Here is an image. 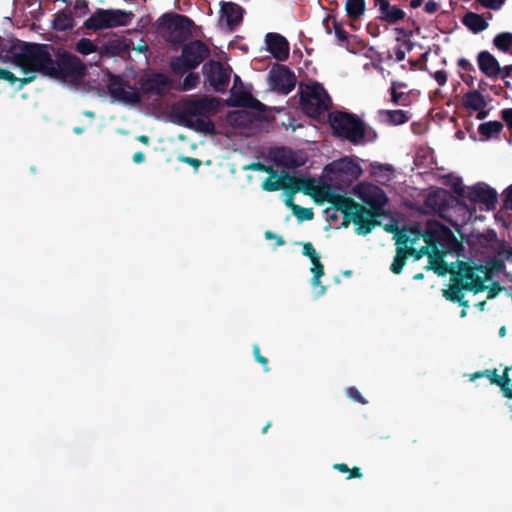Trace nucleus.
I'll use <instances>...</instances> for the list:
<instances>
[{"label": "nucleus", "instance_id": "f257e3e1", "mask_svg": "<svg viewBox=\"0 0 512 512\" xmlns=\"http://www.w3.org/2000/svg\"><path fill=\"white\" fill-rule=\"evenodd\" d=\"M52 45L17 41L10 46L12 61L25 73L39 72L48 76L52 64Z\"/></svg>", "mask_w": 512, "mask_h": 512}, {"label": "nucleus", "instance_id": "f03ea898", "mask_svg": "<svg viewBox=\"0 0 512 512\" xmlns=\"http://www.w3.org/2000/svg\"><path fill=\"white\" fill-rule=\"evenodd\" d=\"M457 264L458 273L456 274L462 277L464 289L475 294L487 290L485 282L505 269L504 259L496 257L488 259L484 265L475 263L472 265L464 261H457Z\"/></svg>", "mask_w": 512, "mask_h": 512}, {"label": "nucleus", "instance_id": "7ed1b4c3", "mask_svg": "<svg viewBox=\"0 0 512 512\" xmlns=\"http://www.w3.org/2000/svg\"><path fill=\"white\" fill-rule=\"evenodd\" d=\"M86 73L87 67L78 56L62 48L56 49L48 77L79 81L85 77Z\"/></svg>", "mask_w": 512, "mask_h": 512}, {"label": "nucleus", "instance_id": "20e7f679", "mask_svg": "<svg viewBox=\"0 0 512 512\" xmlns=\"http://www.w3.org/2000/svg\"><path fill=\"white\" fill-rule=\"evenodd\" d=\"M194 22L186 15L173 12L164 13L157 20L158 31L165 41L180 45L192 35Z\"/></svg>", "mask_w": 512, "mask_h": 512}, {"label": "nucleus", "instance_id": "39448f33", "mask_svg": "<svg viewBox=\"0 0 512 512\" xmlns=\"http://www.w3.org/2000/svg\"><path fill=\"white\" fill-rule=\"evenodd\" d=\"M210 55V48L201 40H192L182 46L179 56L170 61V69L175 76H182L196 69Z\"/></svg>", "mask_w": 512, "mask_h": 512}, {"label": "nucleus", "instance_id": "423d86ee", "mask_svg": "<svg viewBox=\"0 0 512 512\" xmlns=\"http://www.w3.org/2000/svg\"><path fill=\"white\" fill-rule=\"evenodd\" d=\"M328 122L334 135L359 144L365 137V126L361 119L345 111H333L328 115Z\"/></svg>", "mask_w": 512, "mask_h": 512}, {"label": "nucleus", "instance_id": "0eeeda50", "mask_svg": "<svg viewBox=\"0 0 512 512\" xmlns=\"http://www.w3.org/2000/svg\"><path fill=\"white\" fill-rule=\"evenodd\" d=\"M299 103L303 112L311 118H319L322 114L329 110L332 100L319 83L306 86L305 90H301Z\"/></svg>", "mask_w": 512, "mask_h": 512}, {"label": "nucleus", "instance_id": "6e6552de", "mask_svg": "<svg viewBox=\"0 0 512 512\" xmlns=\"http://www.w3.org/2000/svg\"><path fill=\"white\" fill-rule=\"evenodd\" d=\"M133 14L124 10L102 9L98 8L85 22L84 28L94 32L127 26Z\"/></svg>", "mask_w": 512, "mask_h": 512}, {"label": "nucleus", "instance_id": "1a4fd4ad", "mask_svg": "<svg viewBox=\"0 0 512 512\" xmlns=\"http://www.w3.org/2000/svg\"><path fill=\"white\" fill-rule=\"evenodd\" d=\"M498 202L497 191L484 182H478L469 187L465 202L461 206L468 212L469 219L476 211V204H483L487 210H494Z\"/></svg>", "mask_w": 512, "mask_h": 512}, {"label": "nucleus", "instance_id": "9d476101", "mask_svg": "<svg viewBox=\"0 0 512 512\" xmlns=\"http://www.w3.org/2000/svg\"><path fill=\"white\" fill-rule=\"evenodd\" d=\"M230 66H225L220 61L209 60L202 66V73L206 82L216 93H225L230 83Z\"/></svg>", "mask_w": 512, "mask_h": 512}, {"label": "nucleus", "instance_id": "9b49d317", "mask_svg": "<svg viewBox=\"0 0 512 512\" xmlns=\"http://www.w3.org/2000/svg\"><path fill=\"white\" fill-rule=\"evenodd\" d=\"M107 89L110 96L119 102L138 104L142 97L137 88L131 86L119 75L108 73Z\"/></svg>", "mask_w": 512, "mask_h": 512}, {"label": "nucleus", "instance_id": "f8f14e48", "mask_svg": "<svg viewBox=\"0 0 512 512\" xmlns=\"http://www.w3.org/2000/svg\"><path fill=\"white\" fill-rule=\"evenodd\" d=\"M424 241L431 246L433 253L439 252V246L443 253H448V226L438 221H427L423 230Z\"/></svg>", "mask_w": 512, "mask_h": 512}, {"label": "nucleus", "instance_id": "ddd939ff", "mask_svg": "<svg viewBox=\"0 0 512 512\" xmlns=\"http://www.w3.org/2000/svg\"><path fill=\"white\" fill-rule=\"evenodd\" d=\"M321 196L324 200L329 202L336 211L343 214L344 227L349 225V217L356 208H361V204L357 203L353 198L341 195L332 191L329 187L321 191Z\"/></svg>", "mask_w": 512, "mask_h": 512}, {"label": "nucleus", "instance_id": "4468645a", "mask_svg": "<svg viewBox=\"0 0 512 512\" xmlns=\"http://www.w3.org/2000/svg\"><path fill=\"white\" fill-rule=\"evenodd\" d=\"M270 86L281 93H290L296 85L295 74L285 65L275 64L269 72Z\"/></svg>", "mask_w": 512, "mask_h": 512}, {"label": "nucleus", "instance_id": "2eb2a0df", "mask_svg": "<svg viewBox=\"0 0 512 512\" xmlns=\"http://www.w3.org/2000/svg\"><path fill=\"white\" fill-rule=\"evenodd\" d=\"M218 101L216 98L202 97L191 99L184 102L181 118L184 121H190L196 116H204L217 108Z\"/></svg>", "mask_w": 512, "mask_h": 512}, {"label": "nucleus", "instance_id": "dca6fc26", "mask_svg": "<svg viewBox=\"0 0 512 512\" xmlns=\"http://www.w3.org/2000/svg\"><path fill=\"white\" fill-rule=\"evenodd\" d=\"M170 84L171 80L163 73H153L139 80L140 89L144 95L164 96Z\"/></svg>", "mask_w": 512, "mask_h": 512}, {"label": "nucleus", "instance_id": "f3484780", "mask_svg": "<svg viewBox=\"0 0 512 512\" xmlns=\"http://www.w3.org/2000/svg\"><path fill=\"white\" fill-rule=\"evenodd\" d=\"M379 216L368 211L367 208L361 205V208H356L349 217V222L352 221L356 226V233L359 235L369 234L376 225L379 224L377 218Z\"/></svg>", "mask_w": 512, "mask_h": 512}, {"label": "nucleus", "instance_id": "a211bd4d", "mask_svg": "<svg viewBox=\"0 0 512 512\" xmlns=\"http://www.w3.org/2000/svg\"><path fill=\"white\" fill-rule=\"evenodd\" d=\"M361 199L368 206V211L378 216L384 215V208L388 203V197L383 189L373 186L361 195Z\"/></svg>", "mask_w": 512, "mask_h": 512}, {"label": "nucleus", "instance_id": "6ab92c4d", "mask_svg": "<svg viewBox=\"0 0 512 512\" xmlns=\"http://www.w3.org/2000/svg\"><path fill=\"white\" fill-rule=\"evenodd\" d=\"M267 50L278 61H286L289 57V42L278 33L269 32L265 35Z\"/></svg>", "mask_w": 512, "mask_h": 512}, {"label": "nucleus", "instance_id": "aec40b11", "mask_svg": "<svg viewBox=\"0 0 512 512\" xmlns=\"http://www.w3.org/2000/svg\"><path fill=\"white\" fill-rule=\"evenodd\" d=\"M378 9V18L390 25L397 24L405 18V12L398 6L392 5L389 0H373Z\"/></svg>", "mask_w": 512, "mask_h": 512}, {"label": "nucleus", "instance_id": "412c9836", "mask_svg": "<svg viewBox=\"0 0 512 512\" xmlns=\"http://www.w3.org/2000/svg\"><path fill=\"white\" fill-rule=\"evenodd\" d=\"M430 99L433 106L429 110V115L433 122L442 125L448 117V113L445 109V105H448V100L445 99L440 89H436L430 96Z\"/></svg>", "mask_w": 512, "mask_h": 512}, {"label": "nucleus", "instance_id": "4be33fe9", "mask_svg": "<svg viewBox=\"0 0 512 512\" xmlns=\"http://www.w3.org/2000/svg\"><path fill=\"white\" fill-rule=\"evenodd\" d=\"M479 70L488 78H498L500 64L493 54L489 51H481L477 55Z\"/></svg>", "mask_w": 512, "mask_h": 512}, {"label": "nucleus", "instance_id": "5701e85b", "mask_svg": "<svg viewBox=\"0 0 512 512\" xmlns=\"http://www.w3.org/2000/svg\"><path fill=\"white\" fill-rule=\"evenodd\" d=\"M396 243L401 246L416 244L421 238L424 239V232L419 224L405 226L400 230H396L394 236Z\"/></svg>", "mask_w": 512, "mask_h": 512}, {"label": "nucleus", "instance_id": "b1692460", "mask_svg": "<svg viewBox=\"0 0 512 512\" xmlns=\"http://www.w3.org/2000/svg\"><path fill=\"white\" fill-rule=\"evenodd\" d=\"M244 9L233 2H225L221 6V17L226 21L229 30H234L243 20Z\"/></svg>", "mask_w": 512, "mask_h": 512}, {"label": "nucleus", "instance_id": "393cba45", "mask_svg": "<svg viewBox=\"0 0 512 512\" xmlns=\"http://www.w3.org/2000/svg\"><path fill=\"white\" fill-rule=\"evenodd\" d=\"M453 227L459 234L461 241H459L453 232L450 230V255L455 254L458 257H465L464 255V245L463 242L470 243L469 235L466 233V227L463 225H459L454 220L450 218V228Z\"/></svg>", "mask_w": 512, "mask_h": 512}, {"label": "nucleus", "instance_id": "a878e982", "mask_svg": "<svg viewBox=\"0 0 512 512\" xmlns=\"http://www.w3.org/2000/svg\"><path fill=\"white\" fill-rule=\"evenodd\" d=\"M458 269L456 270L454 267V263H450V281L452 284L450 285V301L457 302L464 307H468V301L464 300V294L462 290H465L463 287L462 277L457 275Z\"/></svg>", "mask_w": 512, "mask_h": 512}, {"label": "nucleus", "instance_id": "bb28decb", "mask_svg": "<svg viewBox=\"0 0 512 512\" xmlns=\"http://www.w3.org/2000/svg\"><path fill=\"white\" fill-rule=\"evenodd\" d=\"M285 179L290 184L289 191H292V194L302 191L305 195L313 196L317 190L316 182L312 178H296L285 173Z\"/></svg>", "mask_w": 512, "mask_h": 512}, {"label": "nucleus", "instance_id": "cd10ccee", "mask_svg": "<svg viewBox=\"0 0 512 512\" xmlns=\"http://www.w3.org/2000/svg\"><path fill=\"white\" fill-rule=\"evenodd\" d=\"M446 193L448 192L445 189L429 193L425 200V206L432 210L439 211L440 216L448 221V216L446 215L448 199L442 197V195Z\"/></svg>", "mask_w": 512, "mask_h": 512}, {"label": "nucleus", "instance_id": "c85d7f7f", "mask_svg": "<svg viewBox=\"0 0 512 512\" xmlns=\"http://www.w3.org/2000/svg\"><path fill=\"white\" fill-rule=\"evenodd\" d=\"M231 94L234 98L232 105L235 107H247L258 110L260 112L266 110V106L259 100L255 99L250 93L235 92L232 90Z\"/></svg>", "mask_w": 512, "mask_h": 512}, {"label": "nucleus", "instance_id": "c756f323", "mask_svg": "<svg viewBox=\"0 0 512 512\" xmlns=\"http://www.w3.org/2000/svg\"><path fill=\"white\" fill-rule=\"evenodd\" d=\"M470 186H465L462 179L450 173V204L456 201L458 205L465 202L466 194H468Z\"/></svg>", "mask_w": 512, "mask_h": 512}, {"label": "nucleus", "instance_id": "7c9ffc66", "mask_svg": "<svg viewBox=\"0 0 512 512\" xmlns=\"http://www.w3.org/2000/svg\"><path fill=\"white\" fill-rule=\"evenodd\" d=\"M462 23L473 33L477 34L488 27V22L485 20V18L477 14L475 12H467L463 18Z\"/></svg>", "mask_w": 512, "mask_h": 512}, {"label": "nucleus", "instance_id": "2f4dec72", "mask_svg": "<svg viewBox=\"0 0 512 512\" xmlns=\"http://www.w3.org/2000/svg\"><path fill=\"white\" fill-rule=\"evenodd\" d=\"M336 170L340 173L350 176L352 179H358L363 170L361 166L352 159L344 157L334 164Z\"/></svg>", "mask_w": 512, "mask_h": 512}, {"label": "nucleus", "instance_id": "473e14b6", "mask_svg": "<svg viewBox=\"0 0 512 512\" xmlns=\"http://www.w3.org/2000/svg\"><path fill=\"white\" fill-rule=\"evenodd\" d=\"M53 28L57 31L71 30L75 26V21L72 12L67 9H62L54 15L52 21Z\"/></svg>", "mask_w": 512, "mask_h": 512}, {"label": "nucleus", "instance_id": "72a5a7b5", "mask_svg": "<svg viewBox=\"0 0 512 512\" xmlns=\"http://www.w3.org/2000/svg\"><path fill=\"white\" fill-rule=\"evenodd\" d=\"M446 253L439 249V252L429 255V264L426 266L427 270H433L439 276L448 274V262L443 259Z\"/></svg>", "mask_w": 512, "mask_h": 512}, {"label": "nucleus", "instance_id": "f704fd0d", "mask_svg": "<svg viewBox=\"0 0 512 512\" xmlns=\"http://www.w3.org/2000/svg\"><path fill=\"white\" fill-rule=\"evenodd\" d=\"M463 104L471 110H481L487 106L484 96L479 90H473L466 93L463 97Z\"/></svg>", "mask_w": 512, "mask_h": 512}, {"label": "nucleus", "instance_id": "c9c22d12", "mask_svg": "<svg viewBox=\"0 0 512 512\" xmlns=\"http://www.w3.org/2000/svg\"><path fill=\"white\" fill-rule=\"evenodd\" d=\"M366 10L365 0H346L345 11L350 20L360 19Z\"/></svg>", "mask_w": 512, "mask_h": 512}, {"label": "nucleus", "instance_id": "e433bc0d", "mask_svg": "<svg viewBox=\"0 0 512 512\" xmlns=\"http://www.w3.org/2000/svg\"><path fill=\"white\" fill-rule=\"evenodd\" d=\"M310 261L312 263L311 272L313 273L311 284L313 287H320L318 295H323L326 291V287L320 286V278L324 275V265L320 260V255Z\"/></svg>", "mask_w": 512, "mask_h": 512}, {"label": "nucleus", "instance_id": "4c0bfd02", "mask_svg": "<svg viewBox=\"0 0 512 512\" xmlns=\"http://www.w3.org/2000/svg\"><path fill=\"white\" fill-rule=\"evenodd\" d=\"M285 173L286 172H284L283 175L278 179H274L276 176L270 174V177L266 178L262 183L263 190L272 192L283 189L289 191L290 184L288 180L285 179Z\"/></svg>", "mask_w": 512, "mask_h": 512}, {"label": "nucleus", "instance_id": "58836bf2", "mask_svg": "<svg viewBox=\"0 0 512 512\" xmlns=\"http://www.w3.org/2000/svg\"><path fill=\"white\" fill-rule=\"evenodd\" d=\"M407 259L408 256L404 250V246H401L398 243H396V254L390 265V271L395 275H399L403 271Z\"/></svg>", "mask_w": 512, "mask_h": 512}, {"label": "nucleus", "instance_id": "ea45409f", "mask_svg": "<svg viewBox=\"0 0 512 512\" xmlns=\"http://www.w3.org/2000/svg\"><path fill=\"white\" fill-rule=\"evenodd\" d=\"M275 159L278 165H281L287 169H294L301 165V163H299L294 157L292 151L286 150L284 148L277 152Z\"/></svg>", "mask_w": 512, "mask_h": 512}, {"label": "nucleus", "instance_id": "a19ab883", "mask_svg": "<svg viewBox=\"0 0 512 512\" xmlns=\"http://www.w3.org/2000/svg\"><path fill=\"white\" fill-rule=\"evenodd\" d=\"M381 114L386 116V121L391 125H402L410 119L409 113L404 110H383Z\"/></svg>", "mask_w": 512, "mask_h": 512}, {"label": "nucleus", "instance_id": "79ce46f5", "mask_svg": "<svg viewBox=\"0 0 512 512\" xmlns=\"http://www.w3.org/2000/svg\"><path fill=\"white\" fill-rule=\"evenodd\" d=\"M502 129L503 124L500 121H488L479 125L478 132L486 139H489L495 135H498Z\"/></svg>", "mask_w": 512, "mask_h": 512}, {"label": "nucleus", "instance_id": "37998d69", "mask_svg": "<svg viewBox=\"0 0 512 512\" xmlns=\"http://www.w3.org/2000/svg\"><path fill=\"white\" fill-rule=\"evenodd\" d=\"M185 122L188 127H195L196 130L205 133L211 132L214 129V123L206 115L196 116L194 121L190 119V121Z\"/></svg>", "mask_w": 512, "mask_h": 512}, {"label": "nucleus", "instance_id": "c03bdc74", "mask_svg": "<svg viewBox=\"0 0 512 512\" xmlns=\"http://www.w3.org/2000/svg\"><path fill=\"white\" fill-rule=\"evenodd\" d=\"M493 45L502 52H509L512 46V33L501 32L493 39Z\"/></svg>", "mask_w": 512, "mask_h": 512}, {"label": "nucleus", "instance_id": "a18cd8bd", "mask_svg": "<svg viewBox=\"0 0 512 512\" xmlns=\"http://www.w3.org/2000/svg\"><path fill=\"white\" fill-rule=\"evenodd\" d=\"M76 51L82 55H89L97 51V45L88 38H81L75 47Z\"/></svg>", "mask_w": 512, "mask_h": 512}, {"label": "nucleus", "instance_id": "49530a36", "mask_svg": "<svg viewBox=\"0 0 512 512\" xmlns=\"http://www.w3.org/2000/svg\"><path fill=\"white\" fill-rule=\"evenodd\" d=\"M189 73L183 79L180 89L182 91H190L197 87L200 82V76L198 73L188 71Z\"/></svg>", "mask_w": 512, "mask_h": 512}, {"label": "nucleus", "instance_id": "de8ad7c7", "mask_svg": "<svg viewBox=\"0 0 512 512\" xmlns=\"http://www.w3.org/2000/svg\"><path fill=\"white\" fill-rule=\"evenodd\" d=\"M390 93H391V101L395 105H402V106L408 105V103H409V96L406 93H404V92H398L396 90V85L395 84H391Z\"/></svg>", "mask_w": 512, "mask_h": 512}, {"label": "nucleus", "instance_id": "09e8293b", "mask_svg": "<svg viewBox=\"0 0 512 512\" xmlns=\"http://www.w3.org/2000/svg\"><path fill=\"white\" fill-rule=\"evenodd\" d=\"M292 212L300 222L312 220L314 217L312 208H304L300 205L292 207Z\"/></svg>", "mask_w": 512, "mask_h": 512}, {"label": "nucleus", "instance_id": "8fccbe9b", "mask_svg": "<svg viewBox=\"0 0 512 512\" xmlns=\"http://www.w3.org/2000/svg\"><path fill=\"white\" fill-rule=\"evenodd\" d=\"M413 48V44L410 41H404L401 46L394 49L395 60L401 62L405 59L406 51H410Z\"/></svg>", "mask_w": 512, "mask_h": 512}, {"label": "nucleus", "instance_id": "3c124183", "mask_svg": "<svg viewBox=\"0 0 512 512\" xmlns=\"http://www.w3.org/2000/svg\"><path fill=\"white\" fill-rule=\"evenodd\" d=\"M73 8L78 17H83L90 11L87 0H76Z\"/></svg>", "mask_w": 512, "mask_h": 512}, {"label": "nucleus", "instance_id": "603ef678", "mask_svg": "<svg viewBox=\"0 0 512 512\" xmlns=\"http://www.w3.org/2000/svg\"><path fill=\"white\" fill-rule=\"evenodd\" d=\"M506 0H477V2L484 8L491 10H499L504 5Z\"/></svg>", "mask_w": 512, "mask_h": 512}, {"label": "nucleus", "instance_id": "864d4df0", "mask_svg": "<svg viewBox=\"0 0 512 512\" xmlns=\"http://www.w3.org/2000/svg\"><path fill=\"white\" fill-rule=\"evenodd\" d=\"M246 169L263 171V172H267L269 174H272L273 176H277V172L273 169V167L266 166L265 164H263L261 162L252 163L249 166H247Z\"/></svg>", "mask_w": 512, "mask_h": 512}, {"label": "nucleus", "instance_id": "5fc2aeb1", "mask_svg": "<svg viewBox=\"0 0 512 512\" xmlns=\"http://www.w3.org/2000/svg\"><path fill=\"white\" fill-rule=\"evenodd\" d=\"M347 395L355 402L366 404L367 401L362 397L359 390L355 387H349L347 389Z\"/></svg>", "mask_w": 512, "mask_h": 512}, {"label": "nucleus", "instance_id": "6e6d98bb", "mask_svg": "<svg viewBox=\"0 0 512 512\" xmlns=\"http://www.w3.org/2000/svg\"><path fill=\"white\" fill-rule=\"evenodd\" d=\"M303 255L307 256L310 260L317 257L319 254L316 252L313 244L311 242H306L303 244Z\"/></svg>", "mask_w": 512, "mask_h": 512}, {"label": "nucleus", "instance_id": "4d7b16f0", "mask_svg": "<svg viewBox=\"0 0 512 512\" xmlns=\"http://www.w3.org/2000/svg\"><path fill=\"white\" fill-rule=\"evenodd\" d=\"M488 299L495 298L504 288L500 285L499 282H493L492 285L488 288Z\"/></svg>", "mask_w": 512, "mask_h": 512}, {"label": "nucleus", "instance_id": "13d9d810", "mask_svg": "<svg viewBox=\"0 0 512 512\" xmlns=\"http://www.w3.org/2000/svg\"><path fill=\"white\" fill-rule=\"evenodd\" d=\"M500 115L507 127L512 130V108H505L501 110Z\"/></svg>", "mask_w": 512, "mask_h": 512}, {"label": "nucleus", "instance_id": "bf43d9fd", "mask_svg": "<svg viewBox=\"0 0 512 512\" xmlns=\"http://www.w3.org/2000/svg\"><path fill=\"white\" fill-rule=\"evenodd\" d=\"M0 79L6 80L11 84L18 81V77H16L11 71L3 68H0Z\"/></svg>", "mask_w": 512, "mask_h": 512}, {"label": "nucleus", "instance_id": "052dcab7", "mask_svg": "<svg viewBox=\"0 0 512 512\" xmlns=\"http://www.w3.org/2000/svg\"><path fill=\"white\" fill-rule=\"evenodd\" d=\"M334 31H335V35L339 41L343 42V41L347 40L348 33L337 22L334 23Z\"/></svg>", "mask_w": 512, "mask_h": 512}, {"label": "nucleus", "instance_id": "680f3d73", "mask_svg": "<svg viewBox=\"0 0 512 512\" xmlns=\"http://www.w3.org/2000/svg\"><path fill=\"white\" fill-rule=\"evenodd\" d=\"M265 238L267 240H274L276 241L277 246H283L285 244V240L282 236L275 234L274 232L267 230L265 232Z\"/></svg>", "mask_w": 512, "mask_h": 512}, {"label": "nucleus", "instance_id": "e2e57ef3", "mask_svg": "<svg viewBox=\"0 0 512 512\" xmlns=\"http://www.w3.org/2000/svg\"><path fill=\"white\" fill-rule=\"evenodd\" d=\"M504 206L507 209L512 210V184L506 188L504 191Z\"/></svg>", "mask_w": 512, "mask_h": 512}, {"label": "nucleus", "instance_id": "0e129e2a", "mask_svg": "<svg viewBox=\"0 0 512 512\" xmlns=\"http://www.w3.org/2000/svg\"><path fill=\"white\" fill-rule=\"evenodd\" d=\"M433 77L440 86H443L447 81V73L445 70H438L434 72Z\"/></svg>", "mask_w": 512, "mask_h": 512}, {"label": "nucleus", "instance_id": "69168bd1", "mask_svg": "<svg viewBox=\"0 0 512 512\" xmlns=\"http://www.w3.org/2000/svg\"><path fill=\"white\" fill-rule=\"evenodd\" d=\"M179 159L181 162L187 163V164L193 166L195 169H198L202 164L201 160H199L197 158H193V157L182 156Z\"/></svg>", "mask_w": 512, "mask_h": 512}, {"label": "nucleus", "instance_id": "338daca9", "mask_svg": "<svg viewBox=\"0 0 512 512\" xmlns=\"http://www.w3.org/2000/svg\"><path fill=\"white\" fill-rule=\"evenodd\" d=\"M458 65L462 70H464L466 72H471V71L475 72L474 66L467 59H464V58L460 59L458 61Z\"/></svg>", "mask_w": 512, "mask_h": 512}, {"label": "nucleus", "instance_id": "774afa93", "mask_svg": "<svg viewBox=\"0 0 512 512\" xmlns=\"http://www.w3.org/2000/svg\"><path fill=\"white\" fill-rule=\"evenodd\" d=\"M499 256H504V260L512 257V248L506 249L504 243H502L497 251Z\"/></svg>", "mask_w": 512, "mask_h": 512}]
</instances>
